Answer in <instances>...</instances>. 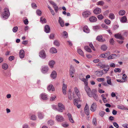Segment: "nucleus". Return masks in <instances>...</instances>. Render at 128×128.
<instances>
[{
	"mask_svg": "<svg viewBox=\"0 0 128 128\" xmlns=\"http://www.w3.org/2000/svg\"><path fill=\"white\" fill-rule=\"evenodd\" d=\"M56 118L58 122H62L64 120V119L63 117L60 115H57L56 117Z\"/></svg>",
	"mask_w": 128,
	"mask_h": 128,
	"instance_id": "4",
	"label": "nucleus"
},
{
	"mask_svg": "<svg viewBox=\"0 0 128 128\" xmlns=\"http://www.w3.org/2000/svg\"><path fill=\"white\" fill-rule=\"evenodd\" d=\"M92 97H93L94 99L96 101H98V99L97 95L95 94H93V95H92Z\"/></svg>",
	"mask_w": 128,
	"mask_h": 128,
	"instance_id": "41",
	"label": "nucleus"
},
{
	"mask_svg": "<svg viewBox=\"0 0 128 128\" xmlns=\"http://www.w3.org/2000/svg\"><path fill=\"white\" fill-rule=\"evenodd\" d=\"M97 108V105L96 102H93L90 108L91 111L92 112H95Z\"/></svg>",
	"mask_w": 128,
	"mask_h": 128,
	"instance_id": "5",
	"label": "nucleus"
},
{
	"mask_svg": "<svg viewBox=\"0 0 128 128\" xmlns=\"http://www.w3.org/2000/svg\"><path fill=\"white\" fill-rule=\"evenodd\" d=\"M53 7L54 8L56 12H57L58 10V7L56 4L55 5L53 6Z\"/></svg>",
	"mask_w": 128,
	"mask_h": 128,
	"instance_id": "53",
	"label": "nucleus"
},
{
	"mask_svg": "<svg viewBox=\"0 0 128 128\" xmlns=\"http://www.w3.org/2000/svg\"><path fill=\"white\" fill-rule=\"evenodd\" d=\"M47 89L49 91L51 90L52 91L55 90V88L53 85L52 84L49 85Z\"/></svg>",
	"mask_w": 128,
	"mask_h": 128,
	"instance_id": "26",
	"label": "nucleus"
},
{
	"mask_svg": "<svg viewBox=\"0 0 128 128\" xmlns=\"http://www.w3.org/2000/svg\"><path fill=\"white\" fill-rule=\"evenodd\" d=\"M125 12L124 10H120L118 12V14L120 16H123L125 14Z\"/></svg>",
	"mask_w": 128,
	"mask_h": 128,
	"instance_id": "37",
	"label": "nucleus"
},
{
	"mask_svg": "<svg viewBox=\"0 0 128 128\" xmlns=\"http://www.w3.org/2000/svg\"><path fill=\"white\" fill-rule=\"evenodd\" d=\"M90 21L92 22H94L96 21L97 18L94 16H92L89 18Z\"/></svg>",
	"mask_w": 128,
	"mask_h": 128,
	"instance_id": "27",
	"label": "nucleus"
},
{
	"mask_svg": "<svg viewBox=\"0 0 128 128\" xmlns=\"http://www.w3.org/2000/svg\"><path fill=\"white\" fill-rule=\"evenodd\" d=\"M68 99L70 100H71L72 99V93H68Z\"/></svg>",
	"mask_w": 128,
	"mask_h": 128,
	"instance_id": "62",
	"label": "nucleus"
},
{
	"mask_svg": "<svg viewBox=\"0 0 128 128\" xmlns=\"http://www.w3.org/2000/svg\"><path fill=\"white\" fill-rule=\"evenodd\" d=\"M97 80L99 82H104V78H98L97 79Z\"/></svg>",
	"mask_w": 128,
	"mask_h": 128,
	"instance_id": "58",
	"label": "nucleus"
},
{
	"mask_svg": "<svg viewBox=\"0 0 128 128\" xmlns=\"http://www.w3.org/2000/svg\"><path fill=\"white\" fill-rule=\"evenodd\" d=\"M2 67L3 69L6 70L8 68V66L7 64H2Z\"/></svg>",
	"mask_w": 128,
	"mask_h": 128,
	"instance_id": "39",
	"label": "nucleus"
},
{
	"mask_svg": "<svg viewBox=\"0 0 128 128\" xmlns=\"http://www.w3.org/2000/svg\"><path fill=\"white\" fill-rule=\"evenodd\" d=\"M117 108H118L121 110H128V107H126L122 105H118L117 106Z\"/></svg>",
	"mask_w": 128,
	"mask_h": 128,
	"instance_id": "25",
	"label": "nucleus"
},
{
	"mask_svg": "<svg viewBox=\"0 0 128 128\" xmlns=\"http://www.w3.org/2000/svg\"><path fill=\"white\" fill-rule=\"evenodd\" d=\"M108 67V65H105L104 64H102L100 68L102 69H103L105 68V67Z\"/></svg>",
	"mask_w": 128,
	"mask_h": 128,
	"instance_id": "59",
	"label": "nucleus"
},
{
	"mask_svg": "<svg viewBox=\"0 0 128 128\" xmlns=\"http://www.w3.org/2000/svg\"><path fill=\"white\" fill-rule=\"evenodd\" d=\"M107 47L106 45H104L102 46L101 49L103 51H105L106 50Z\"/></svg>",
	"mask_w": 128,
	"mask_h": 128,
	"instance_id": "45",
	"label": "nucleus"
},
{
	"mask_svg": "<svg viewBox=\"0 0 128 128\" xmlns=\"http://www.w3.org/2000/svg\"><path fill=\"white\" fill-rule=\"evenodd\" d=\"M58 22L62 27L64 26V21L60 17L59 18Z\"/></svg>",
	"mask_w": 128,
	"mask_h": 128,
	"instance_id": "24",
	"label": "nucleus"
},
{
	"mask_svg": "<svg viewBox=\"0 0 128 128\" xmlns=\"http://www.w3.org/2000/svg\"><path fill=\"white\" fill-rule=\"evenodd\" d=\"M84 49L86 51L89 52H91L92 50L88 46H86L84 47Z\"/></svg>",
	"mask_w": 128,
	"mask_h": 128,
	"instance_id": "35",
	"label": "nucleus"
},
{
	"mask_svg": "<svg viewBox=\"0 0 128 128\" xmlns=\"http://www.w3.org/2000/svg\"><path fill=\"white\" fill-rule=\"evenodd\" d=\"M117 57V55L115 54H112L108 56V60L113 59Z\"/></svg>",
	"mask_w": 128,
	"mask_h": 128,
	"instance_id": "28",
	"label": "nucleus"
},
{
	"mask_svg": "<svg viewBox=\"0 0 128 128\" xmlns=\"http://www.w3.org/2000/svg\"><path fill=\"white\" fill-rule=\"evenodd\" d=\"M83 30L85 32L88 33L90 32V30L87 26H84L83 28Z\"/></svg>",
	"mask_w": 128,
	"mask_h": 128,
	"instance_id": "31",
	"label": "nucleus"
},
{
	"mask_svg": "<svg viewBox=\"0 0 128 128\" xmlns=\"http://www.w3.org/2000/svg\"><path fill=\"white\" fill-rule=\"evenodd\" d=\"M40 56L43 59L45 58L46 56V55L45 51L42 50L39 53Z\"/></svg>",
	"mask_w": 128,
	"mask_h": 128,
	"instance_id": "7",
	"label": "nucleus"
},
{
	"mask_svg": "<svg viewBox=\"0 0 128 128\" xmlns=\"http://www.w3.org/2000/svg\"><path fill=\"white\" fill-rule=\"evenodd\" d=\"M40 22L42 24H44L46 22V20L43 17H41L40 18Z\"/></svg>",
	"mask_w": 128,
	"mask_h": 128,
	"instance_id": "38",
	"label": "nucleus"
},
{
	"mask_svg": "<svg viewBox=\"0 0 128 128\" xmlns=\"http://www.w3.org/2000/svg\"><path fill=\"white\" fill-rule=\"evenodd\" d=\"M58 111L59 112H63V110H65L64 106L61 103H58Z\"/></svg>",
	"mask_w": 128,
	"mask_h": 128,
	"instance_id": "3",
	"label": "nucleus"
},
{
	"mask_svg": "<svg viewBox=\"0 0 128 128\" xmlns=\"http://www.w3.org/2000/svg\"><path fill=\"white\" fill-rule=\"evenodd\" d=\"M75 70L74 67L72 65H71L70 67L69 72H75Z\"/></svg>",
	"mask_w": 128,
	"mask_h": 128,
	"instance_id": "36",
	"label": "nucleus"
},
{
	"mask_svg": "<svg viewBox=\"0 0 128 128\" xmlns=\"http://www.w3.org/2000/svg\"><path fill=\"white\" fill-rule=\"evenodd\" d=\"M127 76L125 74H123L122 77V80L124 82H126L127 81Z\"/></svg>",
	"mask_w": 128,
	"mask_h": 128,
	"instance_id": "44",
	"label": "nucleus"
},
{
	"mask_svg": "<svg viewBox=\"0 0 128 128\" xmlns=\"http://www.w3.org/2000/svg\"><path fill=\"white\" fill-rule=\"evenodd\" d=\"M94 14H100L101 12V9L100 8H96L93 11Z\"/></svg>",
	"mask_w": 128,
	"mask_h": 128,
	"instance_id": "15",
	"label": "nucleus"
},
{
	"mask_svg": "<svg viewBox=\"0 0 128 128\" xmlns=\"http://www.w3.org/2000/svg\"><path fill=\"white\" fill-rule=\"evenodd\" d=\"M56 98V96H51L50 98V100L52 101L54 100Z\"/></svg>",
	"mask_w": 128,
	"mask_h": 128,
	"instance_id": "63",
	"label": "nucleus"
},
{
	"mask_svg": "<svg viewBox=\"0 0 128 128\" xmlns=\"http://www.w3.org/2000/svg\"><path fill=\"white\" fill-rule=\"evenodd\" d=\"M89 46L92 50H95L94 47L92 43H90L89 44Z\"/></svg>",
	"mask_w": 128,
	"mask_h": 128,
	"instance_id": "64",
	"label": "nucleus"
},
{
	"mask_svg": "<svg viewBox=\"0 0 128 128\" xmlns=\"http://www.w3.org/2000/svg\"><path fill=\"white\" fill-rule=\"evenodd\" d=\"M104 22L108 25H109L111 23L110 21L108 19H105L104 20Z\"/></svg>",
	"mask_w": 128,
	"mask_h": 128,
	"instance_id": "51",
	"label": "nucleus"
},
{
	"mask_svg": "<svg viewBox=\"0 0 128 128\" xmlns=\"http://www.w3.org/2000/svg\"><path fill=\"white\" fill-rule=\"evenodd\" d=\"M107 83L110 85H112L111 80V78L108 76L106 77Z\"/></svg>",
	"mask_w": 128,
	"mask_h": 128,
	"instance_id": "18",
	"label": "nucleus"
},
{
	"mask_svg": "<svg viewBox=\"0 0 128 128\" xmlns=\"http://www.w3.org/2000/svg\"><path fill=\"white\" fill-rule=\"evenodd\" d=\"M120 21L122 22H126L127 21V19L125 16H124L122 17L120 19Z\"/></svg>",
	"mask_w": 128,
	"mask_h": 128,
	"instance_id": "30",
	"label": "nucleus"
},
{
	"mask_svg": "<svg viewBox=\"0 0 128 128\" xmlns=\"http://www.w3.org/2000/svg\"><path fill=\"white\" fill-rule=\"evenodd\" d=\"M31 6L34 9H36V8L37 7L36 5L34 3H32L31 4Z\"/></svg>",
	"mask_w": 128,
	"mask_h": 128,
	"instance_id": "52",
	"label": "nucleus"
},
{
	"mask_svg": "<svg viewBox=\"0 0 128 128\" xmlns=\"http://www.w3.org/2000/svg\"><path fill=\"white\" fill-rule=\"evenodd\" d=\"M48 125L52 126L54 124V122L52 120H50L48 122Z\"/></svg>",
	"mask_w": 128,
	"mask_h": 128,
	"instance_id": "47",
	"label": "nucleus"
},
{
	"mask_svg": "<svg viewBox=\"0 0 128 128\" xmlns=\"http://www.w3.org/2000/svg\"><path fill=\"white\" fill-rule=\"evenodd\" d=\"M10 15V13L8 8H6L4 10V12L2 14V18L3 20L8 18Z\"/></svg>",
	"mask_w": 128,
	"mask_h": 128,
	"instance_id": "1",
	"label": "nucleus"
},
{
	"mask_svg": "<svg viewBox=\"0 0 128 128\" xmlns=\"http://www.w3.org/2000/svg\"><path fill=\"white\" fill-rule=\"evenodd\" d=\"M114 36L116 38L121 40L123 39V38L121 35L118 34H115L114 35Z\"/></svg>",
	"mask_w": 128,
	"mask_h": 128,
	"instance_id": "32",
	"label": "nucleus"
},
{
	"mask_svg": "<svg viewBox=\"0 0 128 128\" xmlns=\"http://www.w3.org/2000/svg\"><path fill=\"white\" fill-rule=\"evenodd\" d=\"M80 101V98L78 99H74V105H77L78 104V102Z\"/></svg>",
	"mask_w": 128,
	"mask_h": 128,
	"instance_id": "34",
	"label": "nucleus"
},
{
	"mask_svg": "<svg viewBox=\"0 0 128 128\" xmlns=\"http://www.w3.org/2000/svg\"><path fill=\"white\" fill-rule=\"evenodd\" d=\"M19 56L20 57L22 58H24V50H21L19 52Z\"/></svg>",
	"mask_w": 128,
	"mask_h": 128,
	"instance_id": "20",
	"label": "nucleus"
},
{
	"mask_svg": "<svg viewBox=\"0 0 128 128\" xmlns=\"http://www.w3.org/2000/svg\"><path fill=\"white\" fill-rule=\"evenodd\" d=\"M62 126L64 128H66L69 126V124L66 123H64L62 124Z\"/></svg>",
	"mask_w": 128,
	"mask_h": 128,
	"instance_id": "56",
	"label": "nucleus"
},
{
	"mask_svg": "<svg viewBox=\"0 0 128 128\" xmlns=\"http://www.w3.org/2000/svg\"><path fill=\"white\" fill-rule=\"evenodd\" d=\"M96 39L98 41L101 42H104L105 40V39L103 38L102 36L101 35L98 36L97 37Z\"/></svg>",
	"mask_w": 128,
	"mask_h": 128,
	"instance_id": "13",
	"label": "nucleus"
},
{
	"mask_svg": "<svg viewBox=\"0 0 128 128\" xmlns=\"http://www.w3.org/2000/svg\"><path fill=\"white\" fill-rule=\"evenodd\" d=\"M104 4V2L102 0H100L96 4L97 5H100L101 6H103Z\"/></svg>",
	"mask_w": 128,
	"mask_h": 128,
	"instance_id": "42",
	"label": "nucleus"
},
{
	"mask_svg": "<svg viewBox=\"0 0 128 128\" xmlns=\"http://www.w3.org/2000/svg\"><path fill=\"white\" fill-rule=\"evenodd\" d=\"M92 123L94 125L96 126L97 125L96 119V118H94L92 120Z\"/></svg>",
	"mask_w": 128,
	"mask_h": 128,
	"instance_id": "46",
	"label": "nucleus"
},
{
	"mask_svg": "<svg viewBox=\"0 0 128 128\" xmlns=\"http://www.w3.org/2000/svg\"><path fill=\"white\" fill-rule=\"evenodd\" d=\"M18 29V28L17 26L14 27L12 29V31L14 32H16Z\"/></svg>",
	"mask_w": 128,
	"mask_h": 128,
	"instance_id": "55",
	"label": "nucleus"
},
{
	"mask_svg": "<svg viewBox=\"0 0 128 128\" xmlns=\"http://www.w3.org/2000/svg\"><path fill=\"white\" fill-rule=\"evenodd\" d=\"M97 18L99 20H101L103 19L104 17L102 14H100L98 16Z\"/></svg>",
	"mask_w": 128,
	"mask_h": 128,
	"instance_id": "54",
	"label": "nucleus"
},
{
	"mask_svg": "<svg viewBox=\"0 0 128 128\" xmlns=\"http://www.w3.org/2000/svg\"><path fill=\"white\" fill-rule=\"evenodd\" d=\"M91 14L90 12L88 11H86L84 12L82 14V15L84 18H87L88 16Z\"/></svg>",
	"mask_w": 128,
	"mask_h": 128,
	"instance_id": "11",
	"label": "nucleus"
},
{
	"mask_svg": "<svg viewBox=\"0 0 128 128\" xmlns=\"http://www.w3.org/2000/svg\"><path fill=\"white\" fill-rule=\"evenodd\" d=\"M50 52L52 54L56 53L57 52V50L56 48L53 47L50 49Z\"/></svg>",
	"mask_w": 128,
	"mask_h": 128,
	"instance_id": "33",
	"label": "nucleus"
},
{
	"mask_svg": "<svg viewBox=\"0 0 128 128\" xmlns=\"http://www.w3.org/2000/svg\"><path fill=\"white\" fill-rule=\"evenodd\" d=\"M105 114V112L103 111H100L99 113V115L102 117H103Z\"/></svg>",
	"mask_w": 128,
	"mask_h": 128,
	"instance_id": "49",
	"label": "nucleus"
},
{
	"mask_svg": "<svg viewBox=\"0 0 128 128\" xmlns=\"http://www.w3.org/2000/svg\"><path fill=\"white\" fill-rule=\"evenodd\" d=\"M44 31L46 33H48L50 32V29L49 25H46L45 26Z\"/></svg>",
	"mask_w": 128,
	"mask_h": 128,
	"instance_id": "16",
	"label": "nucleus"
},
{
	"mask_svg": "<svg viewBox=\"0 0 128 128\" xmlns=\"http://www.w3.org/2000/svg\"><path fill=\"white\" fill-rule=\"evenodd\" d=\"M84 89L88 96L90 97H92V93L91 92V90L88 86H85Z\"/></svg>",
	"mask_w": 128,
	"mask_h": 128,
	"instance_id": "2",
	"label": "nucleus"
},
{
	"mask_svg": "<svg viewBox=\"0 0 128 128\" xmlns=\"http://www.w3.org/2000/svg\"><path fill=\"white\" fill-rule=\"evenodd\" d=\"M36 13L39 16H40L42 14V12L39 9H38L36 11Z\"/></svg>",
	"mask_w": 128,
	"mask_h": 128,
	"instance_id": "48",
	"label": "nucleus"
},
{
	"mask_svg": "<svg viewBox=\"0 0 128 128\" xmlns=\"http://www.w3.org/2000/svg\"><path fill=\"white\" fill-rule=\"evenodd\" d=\"M95 74L98 77H100L103 74V73L102 70L100 71H96L95 72Z\"/></svg>",
	"mask_w": 128,
	"mask_h": 128,
	"instance_id": "17",
	"label": "nucleus"
},
{
	"mask_svg": "<svg viewBox=\"0 0 128 128\" xmlns=\"http://www.w3.org/2000/svg\"><path fill=\"white\" fill-rule=\"evenodd\" d=\"M29 116L30 120H36V117L35 114H29Z\"/></svg>",
	"mask_w": 128,
	"mask_h": 128,
	"instance_id": "22",
	"label": "nucleus"
},
{
	"mask_svg": "<svg viewBox=\"0 0 128 128\" xmlns=\"http://www.w3.org/2000/svg\"><path fill=\"white\" fill-rule=\"evenodd\" d=\"M57 74L56 72L54 70L50 74L51 77L53 79L56 78Z\"/></svg>",
	"mask_w": 128,
	"mask_h": 128,
	"instance_id": "19",
	"label": "nucleus"
},
{
	"mask_svg": "<svg viewBox=\"0 0 128 128\" xmlns=\"http://www.w3.org/2000/svg\"><path fill=\"white\" fill-rule=\"evenodd\" d=\"M40 98L43 100H47L48 98L46 94L45 93H42L40 94Z\"/></svg>",
	"mask_w": 128,
	"mask_h": 128,
	"instance_id": "9",
	"label": "nucleus"
},
{
	"mask_svg": "<svg viewBox=\"0 0 128 128\" xmlns=\"http://www.w3.org/2000/svg\"><path fill=\"white\" fill-rule=\"evenodd\" d=\"M67 115L68 117V119L72 123H74V121L73 119L71 114H70L68 113L67 114Z\"/></svg>",
	"mask_w": 128,
	"mask_h": 128,
	"instance_id": "23",
	"label": "nucleus"
},
{
	"mask_svg": "<svg viewBox=\"0 0 128 128\" xmlns=\"http://www.w3.org/2000/svg\"><path fill=\"white\" fill-rule=\"evenodd\" d=\"M84 111L85 114L87 115H88L89 114V108L87 104H86L84 108Z\"/></svg>",
	"mask_w": 128,
	"mask_h": 128,
	"instance_id": "6",
	"label": "nucleus"
},
{
	"mask_svg": "<svg viewBox=\"0 0 128 128\" xmlns=\"http://www.w3.org/2000/svg\"><path fill=\"white\" fill-rule=\"evenodd\" d=\"M64 36L65 38H67L68 37V34L66 31H64L63 32Z\"/></svg>",
	"mask_w": 128,
	"mask_h": 128,
	"instance_id": "57",
	"label": "nucleus"
},
{
	"mask_svg": "<svg viewBox=\"0 0 128 128\" xmlns=\"http://www.w3.org/2000/svg\"><path fill=\"white\" fill-rule=\"evenodd\" d=\"M74 90L76 95L79 98L80 96V94L78 89L76 87L74 88Z\"/></svg>",
	"mask_w": 128,
	"mask_h": 128,
	"instance_id": "14",
	"label": "nucleus"
},
{
	"mask_svg": "<svg viewBox=\"0 0 128 128\" xmlns=\"http://www.w3.org/2000/svg\"><path fill=\"white\" fill-rule=\"evenodd\" d=\"M55 62L53 60H52L50 61L48 63L49 65L50 68H53Z\"/></svg>",
	"mask_w": 128,
	"mask_h": 128,
	"instance_id": "29",
	"label": "nucleus"
},
{
	"mask_svg": "<svg viewBox=\"0 0 128 128\" xmlns=\"http://www.w3.org/2000/svg\"><path fill=\"white\" fill-rule=\"evenodd\" d=\"M77 52L82 57L84 56V52L80 49H78L77 50Z\"/></svg>",
	"mask_w": 128,
	"mask_h": 128,
	"instance_id": "21",
	"label": "nucleus"
},
{
	"mask_svg": "<svg viewBox=\"0 0 128 128\" xmlns=\"http://www.w3.org/2000/svg\"><path fill=\"white\" fill-rule=\"evenodd\" d=\"M22 128H30V127L28 124H24L22 125Z\"/></svg>",
	"mask_w": 128,
	"mask_h": 128,
	"instance_id": "50",
	"label": "nucleus"
},
{
	"mask_svg": "<svg viewBox=\"0 0 128 128\" xmlns=\"http://www.w3.org/2000/svg\"><path fill=\"white\" fill-rule=\"evenodd\" d=\"M109 17L111 19L113 20L115 18V16L113 14L111 13L109 14Z\"/></svg>",
	"mask_w": 128,
	"mask_h": 128,
	"instance_id": "40",
	"label": "nucleus"
},
{
	"mask_svg": "<svg viewBox=\"0 0 128 128\" xmlns=\"http://www.w3.org/2000/svg\"><path fill=\"white\" fill-rule=\"evenodd\" d=\"M38 118L40 120L42 119L44 117V114L41 112H39L37 113Z\"/></svg>",
	"mask_w": 128,
	"mask_h": 128,
	"instance_id": "12",
	"label": "nucleus"
},
{
	"mask_svg": "<svg viewBox=\"0 0 128 128\" xmlns=\"http://www.w3.org/2000/svg\"><path fill=\"white\" fill-rule=\"evenodd\" d=\"M54 44L57 46H59L60 45V43L58 41L56 40H54Z\"/></svg>",
	"mask_w": 128,
	"mask_h": 128,
	"instance_id": "43",
	"label": "nucleus"
},
{
	"mask_svg": "<svg viewBox=\"0 0 128 128\" xmlns=\"http://www.w3.org/2000/svg\"><path fill=\"white\" fill-rule=\"evenodd\" d=\"M48 66L43 67L42 68L41 72L44 74H46L48 72Z\"/></svg>",
	"mask_w": 128,
	"mask_h": 128,
	"instance_id": "8",
	"label": "nucleus"
},
{
	"mask_svg": "<svg viewBox=\"0 0 128 128\" xmlns=\"http://www.w3.org/2000/svg\"><path fill=\"white\" fill-rule=\"evenodd\" d=\"M114 72H121V70L120 69L118 68H115L114 70Z\"/></svg>",
	"mask_w": 128,
	"mask_h": 128,
	"instance_id": "60",
	"label": "nucleus"
},
{
	"mask_svg": "<svg viewBox=\"0 0 128 128\" xmlns=\"http://www.w3.org/2000/svg\"><path fill=\"white\" fill-rule=\"evenodd\" d=\"M67 86L64 83L63 84L62 90L63 94L64 95L66 94Z\"/></svg>",
	"mask_w": 128,
	"mask_h": 128,
	"instance_id": "10",
	"label": "nucleus"
},
{
	"mask_svg": "<svg viewBox=\"0 0 128 128\" xmlns=\"http://www.w3.org/2000/svg\"><path fill=\"white\" fill-rule=\"evenodd\" d=\"M105 69L104 68V69L102 70L103 71V70L105 71V72H107L108 71L110 68L109 66L108 65V67H105Z\"/></svg>",
	"mask_w": 128,
	"mask_h": 128,
	"instance_id": "61",
	"label": "nucleus"
}]
</instances>
